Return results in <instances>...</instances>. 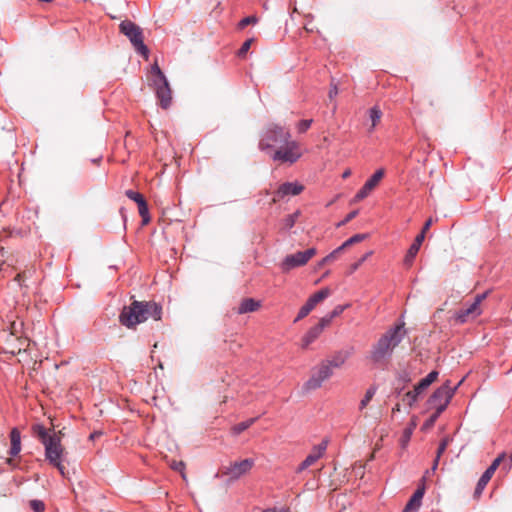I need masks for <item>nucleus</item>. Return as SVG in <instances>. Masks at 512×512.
I'll return each instance as SVG.
<instances>
[{
  "mask_svg": "<svg viewBox=\"0 0 512 512\" xmlns=\"http://www.w3.org/2000/svg\"><path fill=\"white\" fill-rule=\"evenodd\" d=\"M404 322H401L389 328L381 337L372 345L369 352V359L374 364H385L391 357L394 349L406 337Z\"/></svg>",
  "mask_w": 512,
  "mask_h": 512,
  "instance_id": "f257e3e1",
  "label": "nucleus"
},
{
  "mask_svg": "<svg viewBox=\"0 0 512 512\" xmlns=\"http://www.w3.org/2000/svg\"><path fill=\"white\" fill-rule=\"evenodd\" d=\"M162 307L152 301H133L129 306H124L119 322L128 329H135L140 323L148 319L160 320Z\"/></svg>",
  "mask_w": 512,
  "mask_h": 512,
  "instance_id": "f03ea898",
  "label": "nucleus"
},
{
  "mask_svg": "<svg viewBox=\"0 0 512 512\" xmlns=\"http://www.w3.org/2000/svg\"><path fill=\"white\" fill-rule=\"evenodd\" d=\"M32 433L37 437L45 447V457L49 463L60 461L65 453V448L61 444V438L54 431L52 434L41 424L32 426Z\"/></svg>",
  "mask_w": 512,
  "mask_h": 512,
  "instance_id": "7ed1b4c3",
  "label": "nucleus"
},
{
  "mask_svg": "<svg viewBox=\"0 0 512 512\" xmlns=\"http://www.w3.org/2000/svg\"><path fill=\"white\" fill-rule=\"evenodd\" d=\"M147 80L156 94L159 105L163 109H168L172 103V91L166 76L156 62L152 65Z\"/></svg>",
  "mask_w": 512,
  "mask_h": 512,
  "instance_id": "20e7f679",
  "label": "nucleus"
},
{
  "mask_svg": "<svg viewBox=\"0 0 512 512\" xmlns=\"http://www.w3.org/2000/svg\"><path fill=\"white\" fill-rule=\"evenodd\" d=\"M291 138L289 129L278 124H270L263 132L259 141V149L266 151L275 145L283 144Z\"/></svg>",
  "mask_w": 512,
  "mask_h": 512,
  "instance_id": "39448f33",
  "label": "nucleus"
},
{
  "mask_svg": "<svg viewBox=\"0 0 512 512\" xmlns=\"http://www.w3.org/2000/svg\"><path fill=\"white\" fill-rule=\"evenodd\" d=\"M119 28L120 32L129 38L135 50L147 60L149 56V50L144 44L142 29L134 22L129 20L122 21L119 25Z\"/></svg>",
  "mask_w": 512,
  "mask_h": 512,
  "instance_id": "423d86ee",
  "label": "nucleus"
},
{
  "mask_svg": "<svg viewBox=\"0 0 512 512\" xmlns=\"http://www.w3.org/2000/svg\"><path fill=\"white\" fill-rule=\"evenodd\" d=\"M462 382L463 379L456 386L452 387L451 382L449 380L446 381L431 395L429 398L430 405L438 410V413H442L446 409L455 391Z\"/></svg>",
  "mask_w": 512,
  "mask_h": 512,
  "instance_id": "0eeeda50",
  "label": "nucleus"
},
{
  "mask_svg": "<svg viewBox=\"0 0 512 512\" xmlns=\"http://www.w3.org/2000/svg\"><path fill=\"white\" fill-rule=\"evenodd\" d=\"M302 156V152L300 149V145L298 142L291 140H287L276 149L272 154V159L274 161H279L282 163H295Z\"/></svg>",
  "mask_w": 512,
  "mask_h": 512,
  "instance_id": "6e6552de",
  "label": "nucleus"
},
{
  "mask_svg": "<svg viewBox=\"0 0 512 512\" xmlns=\"http://www.w3.org/2000/svg\"><path fill=\"white\" fill-rule=\"evenodd\" d=\"M332 374L333 370L330 369L329 363L322 361L319 365L312 368L309 379L303 385V390L309 392L320 388L322 383L329 379Z\"/></svg>",
  "mask_w": 512,
  "mask_h": 512,
  "instance_id": "1a4fd4ad",
  "label": "nucleus"
},
{
  "mask_svg": "<svg viewBox=\"0 0 512 512\" xmlns=\"http://www.w3.org/2000/svg\"><path fill=\"white\" fill-rule=\"evenodd\" d=\"M317 253L315 248H309L305 251H298L287 255L280 263L283 272H289L292 269L306 265Z\"/></svg>",
  "mask_w": 512,
  "mask_h": 512,
  "instance_id": "9d476101",
  "label": "nucleus"
},
{
  "mask_svg": "<svg viewBox=\"0 0 512 512\" xmlns=\"http://www.w3.org/2000/svg\"><path fill=\"white\" fill-rule=\"evenodd\" d=\"M487 296V292L478 294L475 296L473 303L467 308L459 310L455 314V322L457 324H463L469 320H473L482 313L481 303Z\"/></svg>",
  "mask_w": 512,
  "mask_h": 512,
  "instance_id": "9b49d317",
  "label": "nucleus"
},
{
  "mask_svg": "<svg viewBox=\"0 0 512 512\" xmlns=\"http://www.w3.org/2000/svg\"><path fill=\"white\" fill-rule=\"evenodd\" d=\"M253 466L254 460L247 458L241 461L230 463L228 466H223L221 471L223 475L229 478V480L235 481L248 474Z\"/></svg>",
  "mask_w": 512,
  "mask_h": 512,
  "instance_id": "f8f14e48",
  "label": "nucleus"
},
{
  "mask_svg": "<svg viewBox=\"0 0 512 512\" xmlns=\"http://www.w3.org/2000/svg\"><path fill=\"white\" fill-rule=\"evenodd\" d=\"M30 345L27 337L6 335L4 352L16 355L22 351H26Z\"/></svg>",
  "mask_w": 512,
  "mask_h": 512,
  "instance_id": "ddd939ff",
  "label": "nucleus"
},
{
  "mask_svg": "<svg viewBox=\"0 0 512 512\" xmlns=\"http://www.w3.org/2000/svg\"><path fill=\"white\" fill-rule=\"evenodd\" d=\"M384 177V169L377 170L363 185V187L357 192L354 197L355 202H359L365 199L380 183Z\"/></svg>",
  "mask_w": 512,
  "mask_h": 512,
  "instance_id": "4468645a",
  "label": "nucleus"
},
{
  "mask_svg": "<svg viewBox=\"0 0 512 512\" xmlns=\"http://www.w3.org/2000/svg\"><path fill=\"white\" fill-rule=\"evenodd\" d=\"M304 190V186L298 182H285L279 186L275 192V196L271 200V204H275L286 196L299 195Z\"/></svg>",
  "mask_w": 512,
  "mask_h": 512,
  "instance_id": "2eb2a0df",
  "label": "nucleus"
},
{
  "mask_svg": "<svg viewBox=\"0 0 512 512\" xmlns=\"http://www.w3.org/2000/svg\"><path fill=\"white\" fill-rule=\"evenodd\" d=\"M328 446V440L324 439L320 444L314 446L310 454L305 458V460L298 466L296 472L300 473L303 470L307 469L311 465H313L318 459H320Z\"/></svg>",
  "mask_w": 512,
  "mask_h": 512,
  "instance_id": "dca6fc26",
  "label": "nucleus"
},
{
  "mask_svg": "<svg viewBox=\"0 0 512 512\" xmlns=\"http://www.w3.org/2000/svg\"><path fill=\"white\" fill-rule=\"evenodd\" d=\"M352 350H341L336 352L331 359L324 360L325 363H329L330 369L340 368L350 358Z\"/></svg>",
  "mask_w": 512,
  "mask_h": 512,
  "instance_id": "f3484780",
  "label": "nucleus"
},
{
  "mask_svg": "<svg viewBox=\"0 0 512 512\" xmlns=\"http://www.w3.org/2000/svg\"><path fill=\"white\" fill-rule=\"evenodd\" d=\"M423 495H424V487L418 488L414 492V494L412 495V497L410 498L408 503L406 504L403 512H415V511H417L419 509L420 505H421V500L423 498Z\"/></svg>",
  "mask_w": 512,
  "mask_h": 512,
  "instance_id": "a211bd4d",
  "label": "nucleus"
},
{
  "mask_svg": "<svg viewBox=\"0 0 512 512\" xmlns=\"http://www.w3.org/2000/svg\"><path fill=\"white\" fill-rule=\"evenodd\" d=\"M260 306L261 304L259 301H256L253 298H245L241 300L236 311L238 314L255 312L260 308Z\"/></svg>",
  "mask_w": 512,
  "mask_h": 512,
  "instance_id": "6ab92c4d",
  "label": "nucleus"
},
{
  "mask_svg": "<svg viewBox=\"0 0 512 512\" xmlns=\"http://www.w3.org/2000/svg\"><path fill=\"white\" fill-rule=\"evenodd\" d=\"M11 447L9 454L11 456H16L21 451V436L18 429L13 428L10 433Z\"/></svg>",
  "mask_w": 512,
  "mask_h": 512,
  "instance_id": "aec40b11",
  "label": "nucleus"
},
{
  "mask_svg": "<svg viewBox=\"0 0 512 512\" xmlns=\"http://www.w3.org/2000/svg\"><path fill=\"white\" fill-rule=\"evenodd\" d=\"M330 295H331V290L326 287V288H323V289L319 290L318 292L314 293L313 295H311L308 298L307 302L311 307L315 308L317 304L324 301Z\"/></svg>",
  "mask_w": 512,
  "mask_h": 512,
  "instance_id": "412c9836",
  "label": "nucleus"
},
{
  "mask_svg": "<svg viewBox=\"0 0 512 512\" xmlns=\"http://www.w3.org/2000/svg\"><path fill=\"white\" fill-rule=\"evenodd\" d=\"M330 295H331V290L326 287V288H323V289L319 290L318 292L314 293L313 295H311L308 298L307 302L311 307L315 308L317 304L324 301Z\"/></svg>",
  "mask_w": 512,
  "mask_h": 512,
  "instance_id": "4be33fe9",
  "label": "nucleus"
},
{
  "mask_svg": "<svg viewBox=\"0 0 512 512\" xmlns=\"http://www.w3.org/2000/svg\"><path fill=\"white\" fill-rule=\"evenodd\" d=\"M438 372L432 371L425 378H423L414 388L416 393H422L427 389L433 382L437 380Z\"/></svg>",
  "mask_w": 512,
  "mask_h": 512,
  "instance_id": "5701e85b",
  "label": "nucleus"
},
{
  "mask_svg": "<svg viewBox=\"0 0 512 512\" xmlns=\"http://www.w3.org/2000/svg\"><path fill=\"white\" fill-rule=\"evenodd\" d=\"M322 333L321 328L316 325L311 327L302 339V347L307 348Z\"/></svg>",
  "mask_w": 512,
  "mask_h": 512,
  "instance_id": "b1692460",
  "label": "nucleus"
},
{
  "mask_svg": "<svg viewBox=\"0 0 512 512\" xmlns=\"http://www.w3.org/2000/svg\"><path fill=\"white\" fill-rule=\"evenodd\" d=\"M136 204L138 206V212L142 217V224L147 225L150 222V216L146 200L144 199V197H141Z\"/></svg>",
  "mask_w": 512,
  "mask_h": 512,
  "instance_id": "393cba45",
  "label": "nucleus"
},
{
  "mask_svg": "<svg viewBox=\"0 0 512 512\" xmlns=\"http://www.w3.org/2000/svg\"><path fill=\"white\" fill-rule=\"evenodd\" d=\"M136 204L138 206V212L142 217V224L147 225L150 222V216L146 200L144 199V197H141Z\"/></svg>",
  "mask_w": 512,
  "mask_h": 512,
  "instance_id": "a878e982",
  "label": "nucleus"
},
{
  "mask_svg": "<svg viewBox=\"0 0 512 512\" xmlns=\"http://www.w3.org/2000/svg\"><path fill=\"white\" fill-rule=\"evenodd\" d=\"M368 114L371 120V127L369 131H373V129L380 123L383 113L378 106H374L369 109Z\"/></svg>",
  "mask_w": 512,
  "mask_h": 512,
  "instance_id": "bb28decb",
  "label": "nucleus"
},
{
  "mask_svg": "<svg viewBox=\"0 0 512 512\" xmlns=\"http://www.w3.org/2000/svg\"><path fill=\"white\" fill-rule=\"evenodd\" d=\"M299 216H300V211H296L293 214H290V215L286 216L282 220V227H281V229L282 230H289V229H291L295 225V223H296V221H297Z\"/></svg>",
  "mask_w": 512,
  "mask_h": 512,
  "instance_id": "cd10ccee",
  "label": "nucleus"
},
{
  "mask_svg": "<svg viewBox=\"0 0 512 512\" xmlns=\"http://www.w3.org/2000/svg\"><path fill=\"white\" fill-rule=\"evenodd\" d=\"M375 393H376V387H374V386H371L366 390L364 397L362 398V400L359 403L360 411L364 410L367 407V405L370 403V401L374 397Z\"/></svg>",
  "mask_w": 512,
  "mask_h": 512,
  "instance_id": "c85d7f7f",
  "label": "nucleus"
},
{
  "mask_svg": "<svg viewBox=\"0 0 512 512\" xmlns=\"http://www.w3.org/2000/svg\"><path fill=\"white\" fill-rule=\"evenodd\" d=\"M344 249L339 246L338 248H336L334 251H332L329 255H327L326 257H324L320 262H319V267H322L328 263H331L333 262L334 260H336L339 255L341 254V252H343Z\"/></svg>",
  "mask_w": 512,
  "mask_h": 512,
  "instance_id": "c756f323",
  "label": "nucleus"
},
{
  "mask_svg": "<svg viewBox=\"0 0 512 512\" xmlns=\"http://www.w3.org/2000/svg\"><path fill=\"white\" fill-rule=\"evenodd\" d=\"M255 421H256V418H251L247 421L238 423L232 427L231 431L234 435H239L240 433H242L243 431L248 429Z\"/></svg>",
  "mask_w": 512,
  "mask_h": 512,
  "instance_id": "7c9ffc66",
  "label": "nucleus"
},
{
  "mask_svg": "<svg viewBox=\"0 0 512 512\" xmlns=\"http://www.w3.org/2000/svg\"><path fill=\"white\" fill-rule=\"evenodd\" d=\"M419 249H420V247H418L414 244H412L410 246V248L408 249L407 254L404 258L405 266L410 267L412 265V262H413L415 256L417 255Z\"/></svg>",
  "mask_w": 512,
  "mask_h": 512,
  "instance_id": "2f4dec72",
  "label": "nucleus"
},
{
  "mask_svg": "<svg viewBox=\"0 0 512 512\" xmlns=\"http://www.w3.org/2000/svg\"><path fill=\"white\" fill-rule=\"evenodd\" d=\"M489 481H490V479L482 474V476L480 477V479L476 485L475 491H474L475 498H479L481 496L483 490L485 489V487Z\"/></svg>",
  "mask_w": 512,
  "mask_h": 512,
  "instance_id": "473e14b6",
  "label": "nucleus"
},
{
  "mask_svg": "<svg viewBox=\"0 0 512 512\" xmlns=\"http://www.w3.org/2000/svg\"><path fill=\"white\" fill-rule=\"evenodd\" d=\"M23 322L22 321H13L10 324V332L5 333L4 335H13V336H22Z\"/></svg>",
  "mask_w": 512,
  "mask_h": 512,
  "instance_id": "72a5a7b5",
  "label": "nucleus"
},
{
  "mask_svg": "<svg viewBox=\"0 0 512 512\" xmlns=\"http://www.w3.org/2000/svg\"><path fill=\"white\" fill-rule=\"evenodd\" d=\"M367 238V235L366 234H356L352 237H350L349 239H347L342 245L341 247L345 250L346 248L356 244V243H359L361 241H363L364 239Z\"/></svg>",
  "mask_w": 512,
  "mask_h": 512,
  "instance_id": "f704fd0d",
  "label": "nucleus"
},
{
  "mask_svg": "<svg viewBox=\"0 0 512 512\" xmlns=\"http://www.w3.org/2000/svg\"><path fill=\"white\" fill-rule=\"evenodd\" d=\"M169 466L175 470L181 473V477L183 480L187 479L186 473H185V463L183 461H176L172 460L169 462Z\"/></svg>",
  "mask_w": 512,
  "mask_h": 512,
  "instance_id": "c9c22d12",
  "label": "nucleus"
},
{
  "mask_svg": "<svg viewBox=\"0 0 512 512\" xmlns=\"http://www.w3.org/2000/svg\"><path fill=\"white\" fill-rule=\"evenodd\" d=\"M314 308L311 307L308 302H306L299 310L298 312V315L297 317L295 318L294 322H297L303 318H305L306 316L309 315V313L313 310Z\"/></svg>",
  "mask_w": 512,
  "mask_h": 512,
  "instance_id": "e433bc0d",
  "label": "nucleus"
},
{
  "mask_svg": "<svg viewBox=\"0 0 512 512\" xmlns=\"http://www.w3.org/2000/svg\"><path fill=\"white\" fill-rule=\"evenodd\" d=\"M30 507L34 512H44L45 510V505L40 500H31Z\"/></svg>",
  "mask_w": 512,
  "mask_h": 512,
  "instance_id": "4c0bfd02",
  "label": "nucleus"
},
{
  "mask_svg": "<svg viewBox=\"0 0 512 512\" xmlns=\"http://www.w3.org/2000/svg\"><path fill=\"white\" fill-rule=\"evenodd\" d=\"M254 39L251 38V39H247L241 46V48L239 49L238 51V55L240 57H243L245 56V54L248 52V50L250 49L252 43H253Z\"/></svg>",
  "mask_w": 512,
  "mask_h": 512,
  "instance_id": "58836bf2",
  "label": "nucleus"
},
{
  "mask_svg": "<svg viewBox=\"0 0 512 512\" xmlns=\"http://www.w3.org/2000/svg\"><path fill=\"white\" fill-rule=\"evenodd\" d=\"M450 443V438L449 437H445L442 439V441L440 442L439 444V447L437 449V458H440L441 455L445 452L447 446L449 445Z\"/></svg>",
  "mask_w": 512,
  "mask_h": 512,
  "instance_id": "ea45409f",
  "label": "nucleus"
},
{
  "mask_svg": "<svg viewBox=\"0 0 512 512\" xmlns=\"http://www.w3.org/2000/svg\"><path fill=\"white\" fill-rule=\"evenodd\" d=\"M257 21H258V19H257L255 16H248V17H245V18H243V19L239 22V28L243 29V28H244V27H246L247 25L257 23Z\"/></svg>",
  "mask_w": 512,
  "mask_h": 512,
  "instance_id": "a19ab883",
  "label": "nucleus"
},
{
  "mask_svg": "<svg viewBox=\"0 0 512 512\" xmlns=\"http://www.w3.org/2000/svg\"><path fill=\"white\" fill-rule=\"evenodd\" d=\"M311 123H312L311 119H309V120H301L298 123V125H297L298 132L299 133L306 132L309 129V127L311 126Z\"/></svg>",
  "mask_w": 512,
  "mask_h": 512,
  "instance_id": "79ce46f5",
  "label": "nucleus"
},
{
  "mask_svg": "<svg viewBox=\"0 0 512 512\" xmlns=\"http://www.w3.org/2000/svg\"><path fill=\"white\" fill-rule=\"evenodd\" d=\"M415 427H416V423L412 422L411 426L404 430V433H403V443L404 444L410 440V437H411Z\"/></svg>",
  "mask_w": 512,
  "mask_h": 512,
  "instance_id": "37998d69",
  "label": "nucleus"
},
{
  "mask_svg": "<svg viewBox=\"0 0 512 512\" xmlns=\"http://www.w3.org/2000/svg\"><path fill=\"white\" fill-rule=\"evenodd\" d=\"M332 320H333V319H332V318H331V316L328 314V315H326V316L322 317V318L319 320V322H318V324H317L316 326H317V327H319V328H321V331H323V329H324L325 327H327V326H329V325H330V323L332 322Z\"/></svg>",
  "mask_w": 512,
  "mask_h": 512,
  "instance_id": "c03bdc74",
  "label": "nucleus"
},
{
  "mask_svg": "<svg viewBox=\"0 0 512 512\" xmlns=\"http://www.w3.org/2000/svg\"><path fill=\"white\" fill-rule=\"evenodd\" d=\"M419 395L420 393H416L415 388L405 394V397L408 399L409 406H412L413 403L417 401Z\"/></svg>",
  "mask_w": 512,
  "mask_h": 512,
  "instance_id": "a18cd8bd",
  "label": "nucleus"
},
{
  "mask_svg": "<svg viewBox=\"0 0 512 512\" xmlns=\"http://www.w3.org/2000/svg\"><path fill=\"white\" fill-rule=\"evenodd\" d=\"M347 307L348 305H337L329 315L334 319L341 315Z\"/></svg>",
  "mask_w": 512,
  "mask_h": 512,
  "instance_id": "49530a36",
  "label": "nucleus"
},
{
  "mask_svg": "<svg viewBox=\"0 0 512 512\" xmlns=\"http://www.w3.org/2000/svg\"><path fill=\"white\" fill-rule=\"evenodd\" d=\"M125 195H126L129 199L133 200V201H134V202H136V203L140 200V198H141V197H143V195H142V194H140V193H138V192H136V191H133V190H127V191L125 192Z\"/></svg>",
  "mask_w": 512,
  "mask_h": 512,
  "instance_id": "de8ad7c7",
  "label": "nucleus"
},
{
  "mask_svg": "<svg viewBox=\"0 0 512 512\" xmlns=\"http://www.w3.org/2000/svg\"><path fill=\"white\" fill-rule=\"evenodd\" d=\"M441 413H438V410L435 411V413L429 418V420L426 421L424 424V428L431 427L436 419L440 416Z\"/></svg>",
  "mask_w": 512,
  "mask_h": 512,
  "instance_id": "09e8293b",
  "label": "nucleus"
},
{
  "mask_svg": "<svg viewBox=\"0 0 512 512\" xmlns=\"http://www.w3.org/2000/svg\"><path fill=\"white\" fill-rule=\"evenodd\" d=\"M424 239H425V233H423V232L421 231V233H420L419 235H417V236H416V238H415V240H414L413 244H414V245H416V246H418V247H421V245H422V243H423Z\"/></svg>",
  "mask_w": 512,
  "mask_h": 512,
  "instance_id": "8fccbe9b",
  "label": "nucleus"
},
{
  "mask_svg": "<svg viewBox=\"0 0 512 512\" xmlns=\"http://www.w3.org/2000/svg\"><path fill=\"white\" fill-rule=\"evenodd\" d=\"M357 214H358V211H357V210L350 212V213L345 217V219H344V220L339 224V226H340V225H344V224L348 223V222H349V221H351L353 218H355Z\"/></svg>",
  "mask_w": 512,
  "mask_h": 512,
  "instance_id": "3c124183",
  "label": "nucleus"
},
{
  "mask_svg": "<svg viewBox=\"0 0 512 512\" xmlns=\"http://www.w3.org/2000/svg\"><path fill=\"white\" fill-rule=\"evenodd\" d=\"M337 94H338L337 85L336 84H331V87H330V90H329V93H328V97L330 99H333Z\"/></svg>",
  "mask_w": 512,
  "mask_h": 512,
  "instance_id": "603ef678",
  "label": "nucleus"
},
{
  "mask_svg": "<svg viewBox=\"0 0 512 512\" xmlns=\"http://www.w3.org/2000/svg\"><path fill=\"white\" fill-rule=\"evenodd\" d=\"M497 469L494 468V466H489L486 471L483 473L484 476H486L487 478H489L491 480L492 476L494 475L495 471Z\"/></svg>",
  "mask_w": 512,
  "mask_h": 512,
  "instance_id": "864d4df0",
  "label": "nucleus"
},
{
  "mask_svg": "<svg viewBox=\"0 0 512 512\" xmlns=\"http://www.w3.org/2000/svg\"><path fill=\"white\" fill-rule=\"evenodd\" d=\"M51 465L56 467L59 470V472L61 473L62 476H65V467L61 463V460L57 461V462H54V463H51Z\"/></svg>",
  "mask_w": 512,
  "mask_h": 512,
  "instance_id": "5fc2aeb1",
  "label": "nucleus"
},
{
  "mask_svg": "<svg viewBox=\"0 0 512 512\" xmlns=\"http://www.w3.org/2000/svg\"><path fill=\"white\" fill-rule=\"evenodd\" d=\"M504 457H505L504 453L499 455L497 458H495L493 460V462L491 463V466H494V468L497 469L499 467L500 463L502 462V460L504 459Z\"/></svg>",
  "mask_w": 512,
  "mask_h": 512,
  "instance_id": "6e6d98bb",
  "label": "nucleus"
},
{
  "mask_svg": "<svg viewBox=\"0 0 512 512\" xmlns=\"http://www.w3.org/2000/svg\"><path fill=\"white\" fill-rule=\"evenodd\" d=\"M432 223H433L432 218H429V219L425 222V224H424V226H423V228H422V232L426 234V232H427V231L429 230V228L431 227Z\"/></svg>",
  "mask_w": 512,
  "mask_h": 512,
  "instance_id": "4d7b16f0",
  "label": "nucleus"
},
{
  "mask_svg": "<svg viewBox=\"0 0 512 512\" xmlns=\"http://www.w3.org/2000/svg\"><path fill=\"white\" fill-rule=\"evenodd\" d=\"M360 266H361V264L358 261L356 263L352 264L350 266L349 273L350 274L354 273Z\"/></svg>",
  "mask_w": 512,
  "mask_h": 512,
  "instance_id": "13d9d810",
  "label": "nucleus"
},
{
  "mask_svg": "<svg viewBox=\"0 0 512 512\" xmlns=\"http://www.w3.org/2000/svg\"><path fill=\"white\" fill-rule=\"evenodd\" d=\"M2 463H6V464H9V465H13V459L11 457L9 458H3V457H0V465Z\"/></svg>",
  "mask_w": 512,
  "mask_h": 512,
  "instance_id": "bf43d9fd",
  "label": "nucleus"
},
{
  "mask_svg": "<svg viewBox=\"0 0 512 512\" xmlns=\"http://www.w3.org/2000/svg\"><path fill=\"white\" fill-rule=\"evenodd\" d=\"M372 254V252L366 253L364 256H362L358 262L362 265V263Z\"/></svg>",
  "mask_w": 512,
  "mask_h": 512,
  "instance_id": "052dcab7",
  "label": "nucleus"
},
{
  "mask_svg": "<svg viewBox=\"0 0 512 512\" xmlns=\"http://www.w3.org/2000/svg\"><path fill=\"white\" fill-rule=\"evenodd\" d=\"M372 254V252L366 253L364 256H362L358 262L362 265V263Z\"/></svg>",
  "mask_w": 512,
  "mask_h": 512,
  "instance_id": "680f3d73",
  "label": "nucleus"
},
{
  "mask_svg": "<svg viewBox=\"0 0 512 512\" xmlns=\"http://www.w3.org/2000/svg\"><path fill=\"white\" fill-rule=\"evenodd\" d=\"M24 275L25 273H18L15 277V281L20 282Z\"/></svg>",
  "mask_w": 512,
  "mask_h": 512,
  "instance_id": "e2e57ef3",
  "label": "nucleus"
},
{
  "mask_svg": "<svg viewBox=\"0 0 512 512\" xmlns=\"http://www.w3.org/2000/svg\"><path fill=\"white\" fill-rule=\"evenodd\" d=\"M263 512H289V511L285 510V509H282L280 511H276L275 509H267V510H264Z\"/></svg>",
  "mask_w": 512,
  "mask_h": 512,
  "instance_id": "0e129e2a",
  "label": "nucleus"
},
{
  "mask_svg": "<svg viewBox=\"0 0 512 512\" xmlns=\"http://www.w3.org/2000/svg\"><path fill=\"white\" fill-rule=\"evenodd\" d=\"M439 459L440 458H435L434 462H433V466H432V470H435L437 468V465H438V462H439Z\"/></svg>",
  "mask_w": 512,
  "mask_h": 512,
  "instance_id": "69168bd1",
  "label": "nucleus"
},
{
  "mask_svg": "<svg viewBox=\"0 0 512 512\" xmlns=\"http://www.w3.org/2000/svg\"><path fill=\"white\" fill-rule=\"evenodd\" d=\"M350 175H351V171L350 170H346V171H344L342 177L345 179V178H348Z\"/></svg>",
  "mask_w": 512,
  "mask_h": 512,
  "instance_id": "338daca9",
  "label": "nucleus"
},
{
  "mask_svg": "<svg viewBox=\"0 0 512 512\" xmlns=\"http://www.w3.org/2000/svg\"><path fill=\"white\" fill-rule=\"evenodd\" d=\"M57 435L60 436V438L62 439V435H63V432L62 431H58V432H55Z\"/></svg>",
  "mask_w": 512,
  "mask_h": 512,
  "instance_id": "774afa93",
  "label": "nucleus"
}]
</instances>
